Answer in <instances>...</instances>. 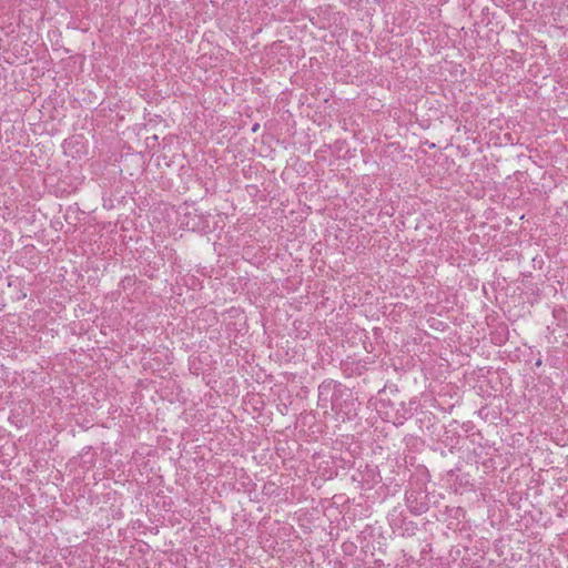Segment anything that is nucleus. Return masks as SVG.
Instances as JSON below:
<instances>
[{"mask_svg":"<svg viewBox=\"0 0 568 568\" xmlns=\"http://www.w3.org/2000/svg\"><path fill=\"white\" fill-rule=\"evenodd\" d=\"M405 499L409 511L415 516L425 514L429 508L427 496L420 490L406 491Z\"/></svg>","mask_w":568,"mask_h":568,"instance_id":"nucleus-1","label":"nucleus"},{"mask_svg":"<svg viewBox=\"0 0 568 568\" xmlns=\"http://www.w3.org/2000/svg\"><path fill=\"white\" fill-rule=\"evenodd\" d=\"M260 125L258 124H254L253 128H252V131L253 132H256L258 130Z\"/></svg>","mask_w":568,"mask_h":568,"instance_id":"nucleus-2","label":"nucleus"},{"mask_svg":"<svg viewBox=\"0 0 568 568\" xmlns=\"http://www.w3.org/2000/svg\"><path fill=\"white\" fill-rule=\"evenodd\" d=\"M541 364H542L541 359H537L535 363L536 366H541Z\"/></svg>","mask_w":568,"mask_h":568,"instance_id":"nucleus-3","label":"nucleus"},{"mask_svg":"<svg viewBox=\"0 0 568 568\" xmlns=\"http://www.w3.org/2000/svg\"><path fill=\"white\" fill-rule=\"evenodd\" d=\"M322 389H323V386L321 385V386H320V396H322V395H323Z\"/></svg>","mask_w":568,"mask_h":568,"instance_id":"nucleus-4","label":"nucleus"}]
</instances>
